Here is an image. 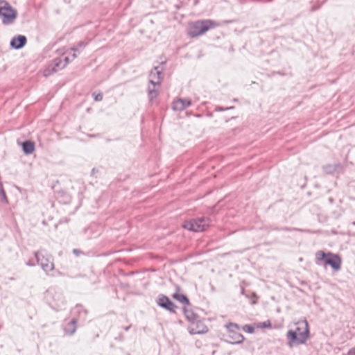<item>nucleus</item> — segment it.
Wrapping results in <instances>:
<instances>
[{
    "mask_svg": "<svg viewBox=\"0 0 355 355\" xmlns=\"http://www.w3.org/2000/svg\"><path fill=\"white\" fill-rule=\"evenodd\" d=\"M1 201L3 200H6V196H5V193L4 192L1 190Z\"/></svg>",
    "mask_w": 355,
    "mask_h": 355,
    "instance_id": "obj_24",
    "label": "nucleus"
},
{
    "mask_svg": "<svg viewBox=\"0 0 355 355\" xmlns=\"http://www.w3.org/2000/svg\"><path fill=\"white\" fill-rule=\"evenodd\" d=\"M75 331V329H73L71 331V334H72L73 332Z\"/></svg>",
    "mask_w": 355,
    "mask_h": 355,
    "instance_id": "obj_27",
    "label": "nucleus"
},
{
    "mask_svg": "<svg viewBox=\"0 0 355 355\" xmlns=\"http://www.w3.org/2000/svg\"><path fill=\"white\" fill-rule=\"evenodd\" d=\"M322 168L327 174H334L341 171L343 167L340 164H334L324 165Z\"/></svg>",
    "mask_w": 355,
    "mask_h": 355,
    "instance_id": "obj_13",
    "label": "nucleus"
},
{
    "mask_svg": "<svg viewBox=\"0 0 355 355\" xmlns=\"http://www.w3.org/2000/svg\"><path fill=\"white\" fill-rule=\"evenodd\" d=\"M295 330H289L287 332V338L289 340L288 345L291 347L293 344H303L309 338V324L306 320L298 321L296 323Z\"/></svg>",
    "mask_w": 355,
    "mask_h": 355,
    "instance_id": "obj_1",
    "label": "nucleus"
},
{
    "mask_svg": "<svg viewBox=\"0 0 355 355\" xmlns=\"http://www.w3.org/2000/svg\"><path fill=\"white\" fill-rule=\"evenodd\" d=\"M162 69L158 67H154L149 75V83L153 87H159L162 81Z\"/></svg>",
    "mask_w": 355,
    "mask_h": 355,
    "instance_id": "obj_7",
    "label": "nucleus"
},
{
    "mask_svg": "<svg viewBox=\"0 0 355 355\" xmlns=\"http://www.w3.org/2000/svg\"><path fill=\"white\" fill-rule=\"evenodd\" d=\"M243 330L245 332H248V333H250V334H252L254 332V327L251 325H249V324H245L244 325L243 327H242Z\"/></svg>",
    "mask_w": 355,
    "mask_h": 355,
    "instance_id": "obj_19",
    "label": "nucleus"
},
{
    "mask_svg": "<svg viewBox=\"0 0 355 355\" xmlns=\"http://www.w3.org/2000/svg\"><path fill=\"white\" fill-rule=\"evenodd\" d=\"M173 297L183 304H189V303L188 298L180 293V288H177V291L173 294Z\"/></svg>",
    "mask_w": 355,
    "mask_h": 355,
    "instance_id": "obj_15",
    "label": "nucleus"
},
{
    "mask_svg": "<svg viewBox=\"0 0 355 355\" xmlns=\"http://www.w3.org/2000/svg\"><path fill=\"white\" fill-rule=\"evenodd\" d=\"M69 62L68 56L58 58L53 60L52 63L49 64L44 71L43 75L48 77L53 73L64 68Z\"/></svg>",
    "mask_w": 355,
    "mask_h": 355,
    "instance_id": "obj_4",
    "label": "nucleus"
},
{
    "mask_svg": "<svg viewBox=\"0 0 355 355\" xmlns=\"http://www.w3.org/2000/svg\"><path fill=\"white\" fill-rule=\"evenodd\" d=\"M76 58V54L75 53H73L72 54V59H75Z\"/></svg>",
    "mask_w": 355,
    "mask_h": 355,
    "instance_id": "obj_25",
    "label": "nucleus"
},
{
    "mask_svg": "<svg viewBox=\"0 0 355 355\" xmlns=\"http://www.w3.org/2000/svg\"><path fill=\"white\" fill-rule=\"evenodd\" d=\"M17 17V11L7 1L1 0V22L9 25L14 23Z\"/></svg>",
    "mask_w": 355,
    "mask_h": 355,
    "instance_id": "obj_3",
    "label": "nucleus"
},
{
    "mask_svg": "<svg viewBox=\"0 0 355 355\" xmlns=\"http://www.w3.org/2000/svg\"><path fill=\"white\" fill-rule=\"evenodd\" d=\"M344 355H355V347L350 349L346 354Z\"/></svg>",
    "mask_w": 355,
    "mask_h": 355,
    "instance_id": "obj_23",
    "label": "nucleus"
},
{
    "mask_svg": "<svg viewBox=\"0 0 355 355\" xmlns=\"http://www.w3.org/2000/svg\"><path fill=\"white\" fill-rule=\"evenodd\" d=\"M94 96V100L96 101H101L103 100V95L101 94H93Z\"/></svg>",
    "mask_w": 355,
    "mask_h": 355,
    "instance_id": "obj_21",
    "label": "nucleus"
},
{
    "mask_svg": "<svg viewBox=\"0 0 355 355\" xmlns=\"http://www.w3.org/2000/svg\"><path fill=\"white\" fill-rule=\"evenodd\" d=\"M191 105V101L187 98H178L173 101V109L177 111H182Z\"/></svg>",
    "mask_w": 355,
    "mask_h": 355,
    "instance_id": "obj_11",
    "label": "nucleus"
},
{
    "mask_svg": "<svg viewBox=\"0 0 355 355\" xmlns=\"http://www.w3.org/2000/svg\"><path fill=\"white\" fill-rule=\"evenodd\" d=\"M86 46V44H85L83 42H80L76 47L71 48V50L73 51H78V48H83Z\"/></svg>",
    "mask_w": 355,
    "mask_h": 355,
    "instance_id": "obj_20",
    "label": "nucleus"
},
{
    "mask_svg": "<svg viewBox=\"0 0 355 355\" xmlns=\"http://www.w3.org/2000/svg\"><path fill=\"white\" fill-rule=\"evenodd\" d=\"M184 228L193 232H202L205 231L209 226V220L207 218H202L190 221H187L182 225Z\"/></svg>",
    "mask_w": 355,
    "mask_h": 355,
    "instance_id": "obj_5",
    "label": "nucleus"
},
{
    "mask_svg": "<svg viewBox=\"0 0 355 355\" xmlns=\"http://www.w3.org/2000/svg\"><path fill=\"white\" fill-rule=\"evenodd\" d=\"M35 257L38 264L41 266V267L44 271L49 272L53 269L54 265L51 259L46 258L40 252L36 253Z\"/></svg>",
    "mask_w": 355,
    "mask_h": 355,
    "instance_id": "obj_8",
    "label": "nucleus"
},
{
    "mask_svg": "<svg viewBox=\"0 0 355 355\" xmlns=\"http://www.w3.org/2000/svg\"><path fill=\"white\" fill-rule=\"evenodd\" d=\"M22 149L25 154H31L35 150L34 143L31 141H26L22 143Z\"/></svg>",
    "mask_w": 355,
    "mask_h": 355,
    "instance_id": "obj_14",
    "label": "nucleus"
},
{
    "mask_svg": "<svg viewBox=\"0 0 355 355\" xmlns=\"http://www.w3.org/2000/svg\"><path fill=\"white\" fill-rule=\"evenodd\" d=\"M157 304L164 308L165 309L174 312L175 306L173 304V303L165 295H159L157 299Z\"/></svg>",
    "mask_w": 355,
    "mask_h": 355,
    "instance_id": "obj_10",
    "label": "nucleus"
},
{
    "mask_svg": "<svg viewBox=\"0 0 355 355\" xmlns=\"http://www.w3.org/2000/svg\"><path fill=\"white\" fill-rule=\"evenodd\" d=\"M26 43V37L24 35H17L14 37L11 42L10 45L15 49L22 48Z\"/></svg>",
    "mask_w": 355,
    "mask_h": 355,
    "instance_id": "obj_12",
    "label": "nucleus"
},
{
    "mask_svg": "<svg viewBox=\"0 0 355 355\" xmlns=\"http://www.w3.org/2000/svg\"><path fill=\"white\" fill-rule=\"evenodd\" d=\"M328 257V253L323 251H318L315 254V258L318 261L324 260Z\"/></svg>",
    "mask_w": 355,
    "mask_h": 355,
    "instance_id": "obj_17",
    "label": "nucleus"
},
{
    "mask_svg": "<svg viewBox=\"0 0 355 355\" xmlns=\"http://www.w3.org/2000/svg\"><path fill=\"white\" fill-rule=\"evenodd\" d=\"M159 87H153V86H152L151 85H150L148 86V93L149 98L150 100H153V99L157 98V96L159 94Z\"/></svg>",
    "mask_w": 355,
    "mask_h": 355,
    "instance_id": "obj_16",
    "label": "nucleus"
},
{
    "mask_svg": "<svg viewBox=\"0 0 355 355\" xmlns=\"http://www.w3.org/2000/svg\"><path fill=\"white\" fill-rule=\"evenodd\" d=\"M71 324L72 325H74L76 324V320H73L71 322Z\"/></svg>",
    "mask_w": 355,
    "mask_h": 355,
    "instance_id": "obj_26",
    "label": "nucleus"
},
{
    "mask_svg": "<svg viewBox=\"0 0 355 355\" xmlns=\"http://www.w3.org/2000/svg\"><path fill=\"white\" fill-rule=\"evenodd\" d=\"M219 24L211 19L198 20L189 24L188 35L191 37H196L205 34L209 29L214 28Z\"/></svg>",
    "mask_w": 355,
    "mask_h": 355,
    "instance_id": "obj_2",
    "label": "nucleus"
},
{
    "mask_svg": "<svg viewBox=\"0 0 355 355\" xmlns=\"http://www.w3.org/2000/svg\"><path fill=\"white\" fill-rule=\"evenodd\" d=\"M225 327L229 332L228 337L231 340L230 341V343L239 344L243 341V336L235 331V329H239L240 328L237 324L230 322L227 324Z\"/></svg>",
    "mask_w": 355,
    "mask_h": 355,
    "instance_id": "obj_6",
    "label": "nucleus"
},
{
    "mask_svg": "<svg viewBox=\"0 0 355 355\" xmlns=\"http://www.w3.org/2000/svg\"><path fill=\"white\" fill-rule=\"evenodd\" d=\"M257 327L259 328H269L271 327V322L269 320H267L263 322L258 324Z\"/></svg>",
    "mask_w": 355,
    "mask_h": 355,
    "instance_id": "obj_18",
    "label": "nucleus"
},
{
    "mask_svg": "<svg viewBox=\"0 0 355 355\" xmlns=\"http://www.w3.org/2000/svg\"><path fill=\"white\" fill-rule=\"evenodd\" d=\"M207 331V328L204 327L202 330L200 331H191V334H202Z\"/></svg>",
    "mask_w": 355,
    "mask_h": 355,
    "instance_id": "obj_22",
    "label": "nucleus"
},
{
    "mask_svg": "<svg viewBox=\"0 0 355 355\" xmlns=\"http://www.w3.org/2000/svg\"><path fill=\"white\" fill-rule=\"evenodd\" d=\"M325 263L338 271L341 268V259L338 255L329 252L328 257L325 259Z\"/></svg>",
    "mask_w": 355,
    "mask_h": 355,
    "instance_id": "obj_9",
    "label": "nucleus"
}]
</instances>
